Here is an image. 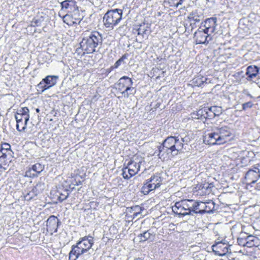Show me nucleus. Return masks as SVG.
Here are the masks:
<instances>
[{
  "mask_svg": "<svg viewBox=\"0 0 260 260\" xmlns=\"http://www.w3.org/2000/svg\"><path fill=\"white\" fill-rule=\"evenodd\" d=\"M190 141L191 137L187 132H183L177 136L168 137L159 146L158 155L160 158L164 159L169 156V155L176 156Z\"/></svg>",
  "mask_w": 260,
  "mask_h": 260,
  "instance_id": "f257e3e1",
  "label": "nucleus"
},
{
  "mask_svg": "<svg viewBox=\"0 0 260 260\" xmlns=\"http://www.w3.org/2000/svg\"><path fill=\"white\" fill-rule=\"evenodd\" d=\"M82 41L80 45L82 52L78 54L83 55L85 51L87 54L92 53L96 51V48L101 46L103 43V36L98 31H84L81 35Z\"/></svg>",
  "mask_w": 260,
  "mask_h": 260,
  "instance_id": "f03ea898",
  "label": "nucleus"
},
{
  "mask_svg": "<svg viewBox=\"0 0 260 260\" xmlns=\"http://www.w3.org/2000/svg\"><path fill=\"white\" fill-rule=\"evenodd\" d=\"M93 244V238L90 236H85L81 238L78 241L76 245H73L72 250L69 253V259L76 260L81 255H83V259L87 260L92 258L89 253L85 254L92 246Z\"/></svg>",
  "mask_w": 260,
  "mask_h": 260,
  "instance_id": "7ed1b4c3",
  "label": "nucleus"
},
{
  "mask_svg": "<svg viewBox=\"0 0 260 260\" xmlns=\"http://www.w3.org/2000/svg\"><path fill=\"white\" fill-rule=\"evenodd\" d=\"M122 16V10L121 9H115L108 11L103 17L105 26L113 29L121 20Z\"/></svg>",
  "mask_w": 260,
  "mask_h": 260,
  "instance_id": "20e7f679",
  "label": "nucleus"
},
{
  "mask_svg": "<svg viewBox=\"0 0 260 260\" xmlns=\"http://www.w3.org/2000/svg\"><path fill=\"white\" fill-rule=\"evenodd\" d=\"M192 200H182L176 202L172 207V211L175 214L182 216L192 215L191 210V203Z\"/></svg>",
  "mask_w": 260,
  "mask_h": 260,
  "instance_id": "39448f33",
  "label": "nucleus"
},
{
  "mask_svg": "<svg viewBox=\"0 0 260 260\" xmlns=\"http://www.w3.org/2000/svg\"><path fill=\"white\" fill-rule=\"evenodd\" d=\"M260 178V170L257 167L249 169L246 173L245 180L247 184L255 183Z\"/></svg>",
  "mask_w": 260,
  "mask_h": 260,
  "instance_id": "423d86ee",
  "label": "nucleus"
},
{
  "mask_svg": "<svg viewBox=\"0 0 260 260\" xmlns=\"http://www.w3.org/2000/svg\"><path fill=\"white\" fill-rule=\"evenodd\" d=\"M61 224V222L57 217L51 215L46 221L47 231L51 235L57 231L58 226Z\"/></svg>",
  "mask_w": 260,
  "mask_h": 260,
  "instance_id": "0eeeda50",
  "label": "nucleus"
},
{
  "mask_svg": "<svg viewBox=\"0 0 260 260\" xmlns=\"http://www.w3.org/2000/svg\"><path fill=\"white\" fill-rule=\"evenodd\" d=\"M212 250L215 254L223 256L229 252L230 246L225 243L218 242L212 246Z\"/></svg>",
  "mask_w": 260,
  "mask_h": 260,
  "instance_id": "6e6552de",
  "label": "nucleus"
},
{
  "mask_svg": "<svg viewBox=\"0 0 260 260\" xmlns=\"http://www.w3.org/2000/svg\"><path fill=\"white\" fill-rule=\"evenodd\" d=\"M217 132H212L206 134L204 137V142L208 145H221L222 142L218 138Z\"/></svg>",
  "mask_w": 260,
  "mask_h": 260,
  "instance_id": "1a4fd4ad",
  "label": "nucleus"
},
{
  "mask_svg": "<svg viewBox=\"0 0 260 260\" xmlns=\"http://www.w3.org/2000/svg\"><path fill=\"white\" fill-rule=\"evenodd\" d=\"M133 82L131 78L127 76H123L120 78L116 84V88L121 92L126 89L129 85H132Z\"/></svg>",
  "mask_w": 260,
  "mask_h": 260,
  "instance_id": "9d476101",
  "label": "nucleus"
},
{
  "mask_svg": "<svg viewBox=\"0 0 260 260\" xmlns=\"http://www.w3.org/2000/svg\"><path fill=\"white\" fill-rule=\"evenodd\" d=\"M188 18L190 21V25L192 28L196 22H199L203 19L204 16L201 11L195 10L189 14Z\"/></svg>",
  "mask_w": 260,
  "mask_h": 260,
  "instance_id": "9b49d317",
  "label": "nucleus"
},
{
  "mask_svg": "<svg viewBox=\"0 0 260 260\" xmlns=\"http://www.w3.org/2000/svg\"><path fill=\"white\" fill-rule=\"evenodd\" d=\"M219 140L222 142V144L226 143L229 140V138L231 136L230 129L227 127H222L217 130V132Z\"/></svg>",
  "mask_w": 260,
  "mask_h": 260,
  "instance_id": "f8f14e48",
  "label": "nucleus"
},
{
  "mask_svg": "<svg viewBox=\"0 0 260 260\" xmlns=\"http://www.w3.org/2000/svg\"><path fill=\"white\" fill-rule=\"evenodd\" d=\"M208 32H205L204 30H199L194 34V38L195 39L197 44H205L208 43L207 38L209 35H206Z\"/></svg>",
  "mask_w": 260,
  "mask_h": 260,
  "instance_id": "ddd939ff",
  "label": "nucleus"
},
{
  "mask_svg": "<svg viewBox=\"0 0 260 260\" xmlns=\"http://www.w3.org/2000/svg\"><path fill=\"white\" fill-rule=\"evenodd\" d=\"M217 18L216 17H211L207 19L205 21L204 27L205 32H208L209 30H211V32H214L216 29Z\"/></svg>",
  "mask_w": 260,
  "mask_h": 260,
  "instance_id": "4468645a",
  "label": "nucleus"
},
{
  "mask_svg": "<svg viewBox=\"0 0 260 260\" xmlns=\"http://www.w3.org/2000/svg\"><path fill=\"white\" fill-rule=\"evenodd\" d=\"M44 169V167L40 164H36L32 166L31 169L26 172V176L30 177H35L38 176Z\"/></svg>",
  "mask_w": 260,
  "mask_h": 260,
  "instance_id": "2eb2a0df",
  "label": "nucleus"
},
{
  "mask_svg": "<svg viewBox=\"0 0 260 260\" xmlns=\"http://www.w3.org/2000/svg\"><path fill=\"white\" fill-rule=\"evenodd\" d=\"M15 117L17 122L16 128L19 132H23L26 128L27 122L25 121L23 122V118L24 116L21 115L19 112H17L15 115Z\"/></svg>",
  "mask_w": 260,
  "mask_h": 260,
  "instance_id": "dca6fc26",
  "label": "nucleus"
},
{
  "mask_svg": "<svg viewBox=\"0 0 260 260\" xmlns=\"http://www.w3.org/2000/svg\"><path fill=\"white\" fill-rule=\"evenodd\" d=\"M141 161L140 160L138 162L134 161H131L127 164V168L130 172V175L132 176L136 175L140 169Z\"/></svg>",
  "mask_w": 260,
  "mask_h": 260,
  "instance_id": "f3484780",
  "label": "nucleus"
},
{
  "mask_svg": "<svg viewBox=\"0 0 260 260\" xmlns=\"http://www.w3.org/2000/svg\"><path fill=\"white\" fill-rule=\"evenodd\" d=\"M202 205H203V209H201L199 212L200 214H201L205 213L212 212L215 207V204L212 201L207 202L206 203L203 202Z\"/></svg>",
  "mask_w": 260,
  "mask_h": 260,
  "instance_id": "a211bd4d",
  "label": "nucleus"
},
{
  "mask_svg": "<svg viewBox=\"0 0 260 260\" xmlns=\"http://www.w3.org/2000/svg\"><path fill=\"white\" fill-rule=\"evenodd\" d=\"M259 72V68L256 66H250L247 67L246 74L248 76V80H251L253 78L256 77L257 74Z\"/></svg>",
  "mask_w": 260,
  "mask_h": 260,
  "instance_id": "6ab92c4d",
  "label": "nucleus"
},
{
  "mask_svg": "<svg viewBox=\"0 0 260 260\" xmlns=\"http://www.w3.org/2000/svg\"><path fill=\"white\" fill-rule=\"evenodd\" d=\"M247 238V247H252L253 246H257L259 244V239L255 236L252 235H246Z\"/></svg>",
  "mask_w": 260,
  "mask_h": 260,
  "instance_id": "aec40b11",
  "label": "nucleus"
},
{
  "mask_svg": "<svg viewBox=\"0 0 260 260\" xmlns=\"http://www.w3.org/2000/svg\"><path fill=\"white\" fill-rule=\"evenodd\" d=\"M208 113L206 111L205 109H201L196 113L191 114V117L193 119H201L204 120L207 116H209Z\"/></svg>",
  "mask_w": 260,
  "mask_h": 260,
  "instance_id": "412c9836",
  "label": "nucleus"
},
{
  "mask_svg": "<svg viewBox=\"0 0 260 260\" xmlns=\"http://www.w3.org/2000/svg\"><path fill=\"white\" fill-rule=\"evenodd\" d=\"M58 79V76H51L48 75L42 81L44 82L45 84L49 86H51V87L55 85L56 83V81Z\"/></svg>",
  "mask_w": 260,
  "mask_h": 260,
  "instance_id": "4be33fe9",
  "label": "nucleus"
},
{
  "mask_svg": "<svg viewBox=\"0 0 260 260\" xmlns=\"http://www.w3.org/2000/svg\"><path fill=\"white\" fill-rule=\"evenodd\" d=\"M208 78L202 76H198L192 80V83L196 86H201L205 83H207Z\"/></svg>",
  "mask_w": 260,
  "mask_h": 260,
  "instance_id": "5701e85b",
  "label": "nucleus"
},
{
  "mask_svg": "<svg viewBox=\"0 0 260 260\" xmlns=\"http://www.w3.org/2000/svg\"><path fill=\"white\" fill-rule=\"evenodd\" d=\"M136 89L132 85H129L126 89L121 92V94L125 98H128L131 95H134L136 93Z\"/></svg>",
  "mask_w": 260,
  "mask_h": 260,
  "instance_id": "b1692460",
  "label": "nucleus"
},
{
  "mask_svg": "<svg viewBox=\"0 0 260 260\" xmlns=\"http://www.w3.org/2000/svg\"><path fill=\"white\" fill-rule=\"evenodd\" d=\"M203 204L202 202H196L192 200V203H191V213L193 212L196 214L200 213V206Z\"/></svg>",
  "mask_w": 260,
  "mask_h": 260,
  "instance_id": "393cba45",
  "label": "nucleus"
},
{
  "mask_svg": "<svg viewBox=\"0 0 260 260\" xmlns=\"http://www.w3.org/2000/svg\"><path fill=\"white\" fill-rule=\"evenodd\" d=\"M152 236H153L152 233L150 232V230H148L140 234L138 237L140 238V241L144 242L148 239H150Z\"/></svg>",
  "mask_w": 260,
  "mask_h": 260,
  "instance_id": "a878e982",
  "label": "nucleus"
},
{
  "mask_svg": "<svg viewBox=\"0 0 260 260\" xmlns=\"http://www.w3.org/2000/svg\"><path fill=\"white\" fill-rule=\"evenodd\" d=\"M162 180V178L158 175L151 176L149 180L150 182L155 185L157 188L160 186Z\"/></svg>",
  "mask_w": 260,
  "mask_h": 260,
  "instance_id": "bb28decb",
  "label": "nucleus"
},
{
  "mask_svg": "<svg viewBox=\"0 0 260 260\" xmlns=\"http://www.w3.org/2000/svg\"><path fill=\"white\" fill-rule=\"evenodd\" d=\"M247 238H246V234L241 233L240 235V237L237 239V242L239 245L242 246H246L247 247Z\"/></svg>",
  "mask_w": 260,
  "mask_h": 260,
  "instance_id": "cd10ccee",
  "label": "nucleus"
},
{
  "mask_svg": "<svg viewBox=\"0 0 260 260\" xmlns=\"http://www.w3.org/2000/svg\"><path fill=\"white\" fill-rule=\"evenodd\" d=\"M75 2L73 1H64L60 3L61 9L72 10V7H74Z\"/></svg>",
  "mask_w": 260,
  "mask_h": 260,
  "instance_id": "c85d7f7f",
  "label": "nucleus"
},
{
  "mask_svg": "<svg viewBox=\"0 0 260 260\" xmlns=\"http://www.w3.org/2000/svg\"><path fill=\"white\" fill-rule=\"evenodd\" d=\"M18 112L24 116V120L25 121V122H27L29 118V110L28 108L26 107L22 108L18 110Z\"/></svg>",
  "mask_w": 260,
  "mask_h": 260,
  "instance_id": "c756f323",
  "label": "nucleus"
},
{
  "mask_svg": "<svg viewBox=\"0 0 260 260\" xmlns=\"http://www.w3.org/2000/svg\"><path fill=\"white\" fill-rule=\"evenodd\" d=\"M10 156L7 153V154L3 153L2 151H0V166L3 165H6L8 163L7 157Z\"/></svg>",
  "mask_w": 260,
  "mask_h": 260,
  "instance_id": "7c9ffc66",
  "label": "nucleus"
},
{
  "mask_svg": "<svg viewBox=\"0 0 260 260\" xmlns=\"http://www.w3.org/2000/svg\"><path fill=\"white\" fill-rule=\"evenodd\" d=\"M210 112L213 113L214 116H219L222 113V108L220 107L213 106L209 109Z\"/></svg>",
  "mask_w": 260,
  "mask_h": 260,
  "instance_id": "2f4dec72",
  "label": "nucleus"
},
{
  "mask_svg": "<svg viewBox=\"0 0 260 260\" xmlns=\"http://www.w3.org/2000/svg\"><path fill=\"white\" fill-rule=\"evenodd\" d=\"M6 151L7 153H8L10 156H11V146L8 143H4L2 145L0 151Z\"/></svg>",
  "mask_w": 260,
  "mask_h": 260,
  "instance_id": "473e14b6",
  "label": "nucleus"
},
{
  "mask_svg": "<svg viewBox=\"0 0 260 260\" xmlns=\"http://www.w3.org/2000/svg\"><path fill=\"white\" fill-rule=\"evenodd\" d=\"M72 10H68V13H71L72 16H76L79 14V10L78 8L76 5V3H74V7H72Z\"/></svg>",
  "mask_w": 260,
  "mask_h": 260,
  "instance_id": "72a5a7b5",
  "label": "nucleus"
},
{
  "mask_svg": "<svg viewBox=\"0 0 260 260\" xmlns=\"http://www.w3.org/2000/svg\"><path fill=\"white\" fill-rule=\"evenodd\" d=\"M69 196V192L68 190H64L63 192L60 193L58 197V199L60 202H62L66 200Z\"/></svg>",
  "mask_w": 260,
  "mask_h": 260,
  "instance_id": "f704fd0d",
  "label": "nucleus"
},
{
  "mask_svg": "<svg viewBox=\"0 0 260 260\" xmlns=\"http://www.w3.org/2000/svg\"><path fill=\"white\" fill-rule=\"evenodd\" d=\"M122 175L123 177L125 179H128L132 177L131 176L130 172L127 167L122 169Z\"/></svg>",
  "mask_w": 260,
  "mask_h": 260,
  "instance_id": "c9c22d12",
  "label": "nucleus"
},
{
  "mask_svg": "<svg viewBox=\"0 0 260 260\" xmlns=\"http://www.w3.org/2000/svg\"><path fill=\"white\" fill-rule=\"evenodd\" d=\"M37 87L39 89H41V91L43 92L45 90H47L51 87V86H49L45 84L44 82L41 81L39 84L37 85Z\"/></svg>",
  "mask_w": 260,
  "mask_h": 260,
  "instance_id": "e433bc0d",
  "label": "nucleus"
},
{
  "mask_svg": "<svg viewBox=\"0 0 260 260\" xmlns=\"http://www.w3.org/2000/svg\"><path fill=\"white\" fill-rule=\"evenodd\" d=\"M126 58L125 55H123L120 58H119L114 64L112 68H117L121 63L123 61V60Z\"/></svg>",
  "mask_w": 260,
  "mask_h": 260,
  "instance_id": "4c0bfd02",
  "label": "nucleus"
},
{
  "mask_svg": "<svg viewBox=\"0 0 260 260\" xmlns=\"http://www.w3.org/2000/svg\"><path fill=\"white\" fill-rule=\"evenodd\" d=\"M132 209L134 211H136V212L134 213L133 214L134 218L137 217L138 214H140L142 211L141 208L139 206H136Z\"/></svg>",
  "mask_w": 260,
  "mask_h": 260,
  "instance_id": "58836bf2",
  "label": "nucleus"
},
{
  "mask_svg": "<svg viewBox=\"0 0 260 260\" xmlns=\"http://www.w3.org/2000/svg\"><path fill=\"white\" fill-rule=\"evenodd\" d=\"M43 21V19L42 18H38V19H36V18H34L31 23H32V25H33V26H40L41 24V22H42Z\"/></svg>",
  "mask_w": 260,
  "mask_h": 260,
  "instance_id": "ea45409f",
  "label": "nucleus"
},
{
  "mask_svg": "<svg viewBox=\"0 0 260 260\" xmlns=\"http://www.w3.org/2000/svg\"><path fill=\"white\" fill-rule=\"evenodd\" d=\"M145 184L146 186H148L147 187L150 189V191L153 190L157 188L156 186L154 185L152 182H150V181L147 182Z\"/></svg>",
  "mask_w": 260,
  "mask_h": 260,
  "instance_id": "a19ab883",
  "label": "nucleus"
},
{
  "mask_svg": "<svg viewBox=\"0 0 260 260\" xmlns=\"http://www.w3.org/2000/svg\"><path fill=\"white\" fill-rule=\"evenodd\" d=\"M148 186H146L145 184L144 185H143V186L142 187V192L144 194H147L148 193H149V192L150 191V189H149L148 187Z\"/></svg>",
  "mask_w": 260,
  "mask_h": 260,
  "instance_id": "79ce46f5",
  "label": "nucleus"
},
{
  "mask_svg": "<svg viewBox=\"0 0 260 260\" xmlns=\"http://www.w3.org/2000/svg\"><path fill=\"white\" fill-rule=\"evenodd\" d=\"M200 187H202V189L205 188L209 191H210V187H209V184L208 183H204L203 185H201ZM199 189H200V188H199Z\"/></svg>",
  "mask_w": 260,
  "mask_h": 260,
  "instance_id": "37998d69",
  "label": "nucleus"
},
{
  "mask_svg": "<svg viewBox=\"0 0 260 260\" xmlns=\"http://www.w3.org/2000/svg\"><path fill=\"white\" fill-rule=\"evenodd\" d=\"M252 105L251 102L245 103L243 104L242 105L243 109H245L246 108H250V107H251Z\"/></svg>",
  "mask_w": 260,
  "mask_h": 260,
  "instance_id": "c03bdc74",
  "label": "nucleus"
},
{
  "mask_svg": "<svg viewBox=\"0 0 260 260\" xmlns=\"http://www.w3.org/2000/svg\"><path fill=\"white\" fill-rule=\"evenodd\" d=\"M174 2V4L176 5V7H178L179 5H182V3L184 0H172Z\"/></svg>",
  "mask_w": 260,
  "mask_h": 260,
  "instance_id": "a18cd8bd",
  "label": "nucleus"
},
{
  "mask_svg": "<svg viewBox=\"0 0 260 260\" xmlns=\"http://www.w3.org/2000/svg\"><path fill=\"white\" fill-rule=\"evenodd\" d=\"M146 30V29H143L142 30L141 27H139L137 30V31H138V35H143V34L145 33Z\"/></svg>",
  "mask_w": 260,
  "mask_h": 260,
  "instance_id": "49530a36",
  "label": "nucleus"
},
{
  "mask_svg": "<svg viewBox=\"0 0 260 260\" xmlns=\"http://www.w3.org/2000/svg\"><path fill=\"white\" fill-rule=\"evenodd\" d=\"M33 194H35V196H37V194H38V192H37V187L35 186L34 188H33V189H32L31 191Z\"/></svg>",
  "mask_w": 260,
  "mask_h": 260,
  "instance_id": "de8ad7c7",
  "label": "nucleus"
},
{
  "mask_svg": "<svg viewBox=\"0 0 260 260\" xmlns=\"http://www.w3.org/2000/svg\"><path fill=\"white\" fill-rule=\"evenodd\" d=\"M255 189L258 190H260V182L256 184Z\"/></svg>",
  "mask_w": 260,
  "mask_h": 260,
  "instance_id": "09e8293b",
  "label": "nucleus"
},
{
  "mask_svg": "<svg viewBox=\"0 0 260 260\" xmlns=\"http://www.w3.org/2000/svg\"><path fill=\"white\" fill-rule=\"evenodd\" d=\"M36 111L37 113H39V112H40V109H39V108H37V109H36Z\"/></svg>",
  "mask_w": 260,
  "mask_h": 260,
  "instance_id": "8fccbe9b",
  "label": "nucleus"
},
{
  "mask_svg": "<svg viewBox=\"0 0 260 260\" xmlns=\"http://www.w3.org/2000/svg\"><path fill=\"white\" fill-rule=\"evenodd\" d=\"M69 15L68 14H67L64 17H63V18H67V17H69Z\"/></svg>",
  "mask_w": 260,
  "mask_h": 260,
  "instance_id": "3c124183",
  "label": "nucleus"
},
{
  "mask_svg": "<svg viewBox=\"0 0 260 260\" xmlns=\"http://www.w3.org/2000/svg\"><path fill=\"white\" fill-rule=\"evenodd\" d=\"M22 127H23V125H22V123H20V129H22Z\"/></svg>",
  "mask_w": 260,
  "mask_h": 260,
  "instance_id": "603ef678",
  "label": "nucleus"
},
{
  "mask_svg": "<svg viewBox=\"0 0 260 260\" xmlns=\"http://www.w3.org/2000/svg\"><path fill=\"white\" fill-rule=\"evenodd\" d=\"M203 209V205L202 204L201 206H200V209Z\"/></svg>",
  "mask_w": 260,
  "mask_h": 260,
  "instance_id": "864d4df0",
  "label": "nucleus"
},
{
  "mask_svg": "<svg viewBox=\"0 0 260 260\" xmlns=\"http://www.w3.org/2000/svg\"><path fill=\"white\" fill-rule=\"evenodd\" d=\"M80 50V49H77L76 51H77V52H78V51H79Z\"/></svg>",
  "mask_w": 260,
  "mask_h": 260,
  "instance_id": "5fc2aeb1",
  "label": "nucleus"
},
{
  "mask_svg": "<svg viewBox=\"0 0 260 260\" xmlns=\"http://www.w3.org/2000/svg\"><path fill=\"white\" fill-rule=\"evenodd\" d=\"M3 153H6V154H7V152H6V151H3Z\"/></svg>",
  "mask_w": 260,
  "mask_h": 260,
  "instance_id": "6e6d98bb",
  "label": "nucleus"
},
{
  "mask_svg": "<svg viewBox=\"0 0 260 260\" xmlns=\"http://www.w3.org/2000/svg\"><path fill=\"white\" fill-rule=\"evenodd\" d=\"M259 72H260V67H259Z\"/></svg>",
  "mask_w": 260,
  "mask_h": 260,
  "instance_id": "4d7b16f0",
  "label": "nucleus"
}]
</instances>
